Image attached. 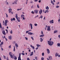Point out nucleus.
Returning a JSON list of instances; mask_svg holds the SVG:
<instances>
[{
	"mask_svg": "<svg viewBox=\"0 0 60 60\" xmlns=\"http://www.w3.org/2000/svg\"><path fill=\"white\" fill-rule=\"evenodd\" d=\"M10 56L11 57V58H14V57L13 56V55H11Z\"/></svg>",
	"mask_w": 60,
	"mask_h": 60,
	"instance_id": "24",
	"label": "nucleus"
},
{
	"mask_svg": "<svg viewBox=\"0 0 60 60\" xmlns=\"http://www.w3.org/2000/svg\"><path fill=\"white\" fill-rule=\"evenodd\" d=\"M25 17V15H21V18H23V17Z\"/></svg>",
	"mask_w": 60,
	"mask_h": 60,
	"instance_id": "17",
	"label": "nucleus"
},
{
	"mask_svg": "<svg viewBox=\"0 0 60 60\" xmlns=\"http://www.w3.org/2000/svg\"><path fill=\"white\" fill-rule=\"evenodd\" d=\"M9 11V12L10 13H11V11H12V9H11L10 8V9H9V10H8Z\"/></svg>",
	"mask_w": 60,
	"mask_h": 60,
	"instance_id": "11",
	"label": "nucleus"
},
{
	"mask_svg": "<svg viewBox=\"0 0 60 60\" xmlns=\"http://www.w3.org/2000/svg\"><path fill=\"white\" fill-rule=\"evenodd\" d=\"M13 47H14L13 51H15V46H13Z\"/></svg>",
	"mask_w": 60,
	"mask_h": 60,
	"instance_id": "32",
	"label": "nucleus"
},
{
	"mask_svg": "<svg viewBox=\"0 0 60 60\" xmlns=\"http://www.w3.org/2000/svg\"><path fill=\"white\" fill-rule=\"evenodd\" d=\"M1 50L2 51L4 50V49H3L2 48H1Z\"/></svg>",
	"mask_w": 60,
	"mask_h": 60,
	"instance_id": "59",
	"label": "nucleus"
},
{
	"mask_svg": "<svg viewBox=\"0 0 60 60\" xmlns=\"http://www.w3.org/2000/svg\"><path fill=\"white\" fill-rule=\"evenodd\" d=\"M11 12L12 14H13V11H11Z\"/></svg>",
	"mask_w": 60,
	"mask_h": 60,
	"instance_id": "57",
	"label": "nucleus"
},
{
	"mask_svg": "<svg viewBox=\"0 0 60 60\" xmlns=\"http://www.w3.org/2000/svg\"><path fill=\"white\" fill-rule=\"evenodd\" d=\"M49 57L50 60H52V56H49Z\"/></svg>",
	"mask_w": 60,
	"mask_h": 60,
	"instance_id": "12",
	"label": "nucleus"
},
{
	"mask_svg": "<svg viewBox=\"0 0 60 60\" xmlns=\"http://www.w3.org/2000/svg\"><path fill=\"white\" fill-rule=\"evenodd\" d=\"M34 1L35 2H37V1H38V0H34Z\"/></svg>",
	"mask_w": 60,
	"mask_h": 60,
	"instance_id": "61",
	"label": "nucleus"
},
{
	"mask_svg": "<svg viewBox=\"0 0 60 60\" xmlns=\"http://www.w3.org/2000/svg\"><path fill=\"white\" fill-rule=\"evenodd\" d=\"M18 0H15V2L14 1V3H15V4H17V3H16V2H17V1Z\"/></svg>",
	"mask_w": 60,
	"mask_h": 60,
	"instance_id": "33",
	"label": "nucleus"
},
{
	"mask_svg": "<svg viewBox=\"0 0 60 60\" xmlns=\"http://www.w3.org/2000/svg\"><path fill=\"white\" fill-rule=\"evenodd\" d=\"M31 12L32 14H34V12L33 11H32Z\"/></svg>",
	"mask_w": 60,
	"mask_h": 60,
	"instance_id": "49",
	"label": "nucleus"
},
{
	"mask_svg": "<svg viewBox=\"0 0 60 60\" xmlns=\"http://www.w3.org/2000/svg\"><path fill=\"white\" fill-rule=\"evenodd\" d=\"M11 21H13V19L11 18Z\"/></svg>",
	"mask_w": 60,
	"mask_h": 60,
	"instance_id": "64",
	"label": "nucleus"
},
{
	"mask_svg": "<svg viewBox=\"0 0 60 60\" xmlns=\"http://www.w3.org/2000/svg\"><path fill=\"white\" fill-rule=\"evenodd\" d=\"M10 34H12V30L10 31Z\"/></svg>",
	"mask_w": 60,
	"mask_h": 60,
	"instance_id": "36",
	"label": "nucleus"
},
{
	"mask_svg": "<svg viewBox=\"0 0 60 60\" xmlns=\"http://www.w3.org/2000/svg\"><path fill=\"white\" fill-rule=\"evenodd\" d=\"M58 53H56V54L55 55V56L56 57V56H58Z\"/></svg>",
	"mask_w": 60,
	"mask_h": 60,
	"instance_id": "30",
	"label": "nucleus"
},
{
	"mask_svg": "<svg viewBox=\"0 0 60 60\" xmlns=\"http://www.w3.org/2000/svg\"><path fill=\"white\" fill-rule=\"evenodd\" d=\"M21 53H19V57H18V60H21Z\"/></svg>",
	"mask_w": 60,
	"mask_h": 60,
	"instance_id": "3",
	"label": "nucleus"
},
{
	"mask_svg": "<svg viewBox=\"0 0 60 60\" xmlns=\"http://www.w3.org/2000/svg\"><path fill=\"white\" fill-rule=\"evenodd\" d=\"M47 53L48 54H49L50 53V51H49V50L48 49H47Z\"/></svg>",
	"mask_w": 60,
	"mask_h": 60,
	"instance_id": "8",
	"label": "nucleus"
},
{
	"mask_svg": "<svg viewBox=\"0 0 60 60\" xmlns=\"http://www.w3.org/2000/svg\"><path fill=\"white\" fill-rule=\"evenodd\" d=\"M31 39H32V40H33V41L34 40V38H33V37H31Z\"/></svg>",
	"mask_w": 60,
	"mask_h": 60,
	"instance_id": "44",
	"label": "nucleus"
},
{
	"mask_svg": "<svg viewBox=\"0 0 60 60\" xmlns=\"http://www.w3.org/2000/svg\"><path fill=\"white\" fill-rule=\"evenodd\" d=\"M47 27H48V26L47 25H46V27L45 28V30H46V28H47Z\"/></svg>",
	"mask_w": 60,
	"mask_h": 60,
	"instance_id": "37",
	"label": "nucleus"
},
{
	"mask_svg": "<svg viewBox=\"0 0 60 60\" xmlns=\"http://www.w3.org/2000/svg\"><path fill=\"white\" fill-rule=\"evenodd\" d=\"M44 58L43 57H42L41 58V60H44Z\"/></svg>",
	"mask_w": 60,
	"mask_h": 60,
	"instance_id": "41",
	"label": "nucleus"
},
{
	"mask_svg": "<svg viewBox=\"0 0 60 60\" xmlns=\"http://www.w3.org/2000/svg\"><path fill=\"white\" fill-rule=\"evenodd\" d=\"M4 56V59H6V56Z\"/></svg>",
	"mask_w": 60,
	"mask_h": 60,
	"instance_id": "34",
	"label": "nucleus"
},
{
	"mask_svg": "<svg viewBox=\"0 0 60 60\" xmlns=\"http://www.w3.org/2000/svg\"><path fill=\"white\" fill-rule=\"evenodd\" d=\"M35 26H37V24L35 23L34 24Z\"/></svg>",
	"mask_w": 60,
	"mask_h": 60,
	"instance_id": "45",
	"label": "nucleus"
},
{
	"mask_svg": "<svg viewBox=\"0 0 60 60\" xmlns=\"http://www.w3.org/2000/svg\"><path fill=\"white\" fill-rule=\"evenodd\" d=\"M56 7V8H59V6H57Z\"/></svg>",
	"mask_w": 60,
	"mask_h": 60,
	"instance_id": "47",
	"label": "nucleus"
},
{
	"mask_svg": "<svg viewBox=\"0 0 60 60\" xmlns=\"http://www.w3.org/2000/svg\"><path fill=\"white\" fill-rule=\"evenodd\" d=\"M15 45L16 47H18V44H17V43H15Z\"/></svg>",
	"mask_w": 60,
	"mask_h": 60,
	"instance_id": "26",
	"label": "nucleus"
},
{
	"mask_svg": "<svg viewBox=\"0 0 60 60\" xmlns=\"http://www.w3.org/2000/svg\"><path fill=\"white\" fill-rule=\"evenodd\" d=\"M28 32H29V31H26V34H27V33H28Z\"/></svg>",
	"mask_w": 60,
	"mask_h": 60,
	"instance_id": "58",
	"label": "nucleus"
},
{
	"mask_svg": "<svg viewBox=\"0 0 60 60\" xmlns=\"http://www.w3.org/2000/svg\"><path fill=\"white\" fill-rule=\"evenodd\" d=\"M6 17L7 18H8V15L6 14Z\"/></svg>",
	"mask_w": 60,
	"mask_h": 60,
	"instance_id": "55",
	"label": "nucleus"
},
{
	"mask_svg": "<svg viewBox=\"0 0 60 60\" xmlns=\"http://www.w3.org/2000/svg\"><path fill=\"white\" fill-rule=\"evenodd\" d=\"M40 37H44V34H42V35H41L40 36Z\"/></svg>",
	"mask_w": 60,
	"mask_h": 60,
	"instance_id": "21",
	"label": "nucleus"
},
{
	"mask_svg": "<svg viewBox=\"0 0 60 60\" xmlns=\"http://www.w3.org/2000/svg\"><path fill=\"white\" fill-rule=\"evenodd\" d=\"M30 25L31 27V29H33V25H32V24L31 23L30 24Z\"/></svg>",
	"mask_w": 60,
	"mask_h": 60,
	"instance_id": "10",
	"label": "nucleus"
},
{
	"mask_svg": "<svg viewBox=\"0 0 60 60\" xmlns=\"http://www.w3.org/2000/svg\"><path fill=\"white\" fill-rule=\"evenodd\" d=\"M48 44L50 46H52L54 42L52 41H48Z\"/></svg>",
	"mask_w": 60,
	"mask_h": 60,
	"instance_id": "2",
	"label": "nucleus"
},
{
	"mask_svg": "<svg viewBox=\"0 0 60 60\" xmlns=\"http://www.w3.org/2000/svg\"><path fill=\"white\" fill-rule=\"evenodd\" d=\"M9 55L10 56H11L12 55V52H9Z\"/></svg>",
	"mask_w": 60,
	"mask_h": 60,
	"instance_id": "27",
	"label": "nucleus"
},
{
	"mask_svg": "<svg viewBox=\"0 0 60 60\" xmlns=\"http://www.w3.org/2000/svg\"><path fill=\"white\" fill-rule=\"evenodd\" d=\"M42 12V10H41V9L39 11V13L41 15Z\"/></svg>",
	"mask_w": 60,
	"mask_h": 60,
	"instance_id": "5",
	"label": "nucleus"
},
{
	"mask_svg": "<svg viewBox=\"0 0 60 60\" xmlns=\"http://www.w3.org/2000/svg\"><path fill=\"white\" fill-rule=\"evenodd\" d=\"M37 57H35V58L36 60H37Z\"/></svg>",
	"mask_w": 60,
	"mask_h": 60,
	"instance_id": "52",
	"label": "nucleus"
},
{
	"mask_svg": "<svg viewBox=\"0 0 60 60\" xmlns=\"http://www.w3.org/2000/svg\"><path fill=\"white\" fill-rule=\"evenodd\" d=\"M4 28L3 27L1 29V30H4Z\"/></svg>",
	"mask_w": 60,
	"mask_h": 60,
	"instance_id": "39",
	"label": "nucleus"
},
{
	"mask_svg": "<svg viewBox=\"0 0 60 60\" xmlns=\"http://www.w3.org/2000/svg\"><path fill=\"white\" fill-rule=\"evenodd\" d=\"M37 7L38 8H39V4H37Z\"/></svg>",
	"mask_w": 60,
	"mask_h": 60,
	"instance_id": "51",
	"label": "nucleus"
},
{
	"mask_svg": "<svg viewBox=\"0 0 60 60\" xmlns=\"http://www.w3.org/2000/svg\"><path fill=\"white\" fill-rule=\"evenodd\" d=\"M8 38L9 40H11V36H9Z\"/></svg>",
	"mask_w": 60,
	"mask_h": 60,
	"instance_id": "16",
	"label": "nucleus"
},
{
	"mask_svg": "<svg viewBox=\"0 0 60 60\" xmlns=\"http://www.w3.org/2000/svg\"><path fill=\"white\" fill-rule=\"evenodd\" d=\"M50 23H54V21L53 20H52V21H50Z\"/></svg>",
	"mask_w": 60,
	"mask_h": 60,
	"instance_id": "14",
	"label": "nucleus"
},
{
	"mask_svg": "<svg viewBox=\"0 0 60 60\" xmlns=\"http://www.w3.org/2000/svg\"><path fill=\"white\" fill-rule=\"evenodd\" d=\"M37 47H39L40 46V45H39L38 44H37Z\"/></svg>",
	"mask_w": 60,
	"mask_h": 60,
	"instance_id": "38",
	"label": "nucleus"
},
{
	"mask_svg": "<svg viewBox=\"0 0 60 60\" xmlns=\"http://www.w3.org/2000/svg\"><path fill=\"white\" fill-rule=\"evenodd\" d=\"M57 32V30H56L54 31V34H55V33H56Z\"/></svg>",
	"mask_w": 60,
	"mask_h": 60,
	"instance_id": "25",
	"label": "nucleus"
},
{
	"mask_svg": "<svg viewBox=\"0 0 60 60\" xmlns=\"http://www.w3.org/2000/svg\"><path fill=\"white\" fill-rule=\"evenodd\" d=\"M42 56H44V52L42 53Z\"/></svg>",
	"mask_w": 60,
	"mask_h": 60,
	"instance_id": "40",
	"label": "nucleus"
},
{
	"mask_svg": "<svg viewBox=\"0 0 60 60\" xmlns=\"http://www.w3.org/2000/svg\"><path fill=\"white\" fill-rule=\"evenodd\" d=\"M28 34H29L30 35H32V34H33V33L30 32H28Z\"/></svg>",
	"mask_w": 60,
	"mask_h": 60,
	"instance_id": "13",
	"label": "nucleus"
},
{
	"mask_svg": "<svg viewBox=\"0 0 60 60\" xmlns=\"http://www.w3.org/2000/svg\"><path fill=\"white\" fill-rule=\"evenodd\" d=\"M22 18H23V20H25V18H24V17H22Z\"/></svg>",
	"mask_w": 60,
	"mask_h": 60,
	"instance_id": "60",
	"label": "nucleus"
},
{
	"mask_svg": "<svg viewBox=\"0 0 60 60\" xmlns=\"http://www.w3.org/2000/svg\"><path fill=\"white\" fill-rule=\"evenodd\" d=\"M15 56V57L14 58V60H17V57H16V56Z\"/></svg>",
	"mask_w": 60,
	"mask_h": 60,
	"instance_id": "20",
	"label": "nucleus"
},
{
	"mask_svg": "<svg viewBox=\"0 0 60 60\" xmlns=\"http://www.w3.org/2000/svg\"><path fill=\"white\" fill-rule=\"evenodd\" d=\"M30 47H31V48H32V49H34V47L33 46H32V45H31Z\"/></svg>",
	"mask_w": 60,
	"mask_h": 60,
	"instance_id": "19",
	"label": "nucleus"
},
{
	"mask_svg": "<svg viewBox=\"0 0 60 60\" xmlns=\"http://www.w3.org/2000/svg\"><path fill=\"white\" fill-rule=\"evenodd\" d=\"M0 28H2V25H1V23H0Z\"/></svg>",
	"mask_w": 60,
	"mask_h": 60,
	"instance_id": "35",
	"label": "nucleus"
},
{
	"mask_svg": "<svg viewBox=\"0 0 60 60\" xmlns=\"http://www.w3.org/2000/svg\"><path fill=\"white\" fill-rule=\"evenodd\" d=\"M41 18L42 19V16L41 15L40 16V17L39 18V19H41Z\"/></svg>",
	"mask_w": 60,
	"mask_h": 60,
	"instance_id": "31",
	"label": "nucleus"
},
{
	"mask_svg": "<svg viewBox=\"0 0 60 60\" xmlns=\"http://www.w3.org/2000/svg\"><path fill=\"white\" fill-rule=\"evenodd\" d=\"M57 45L58 47H60V44L59 43H58L57 44Z\"/></svg>",
	"mask_w": 60,
	"mask_h": 60,
	"instance_id": "28",
	"label": "nucleus"
},
{
	"mask_svg": "<svg viewBox=\"0 0 60 60\" xmlns=\"http://www.w3.org/2000/svg\"><path fill=\"white\" fill-rule=\"evenodd\" d=\"M27 60H30V59H29V58H27Z\"/></svg>",
	"mask_w": 60,
	"mask_h": 60,
	"instance_id": "56",
	"label": "nucleus"
},
{
	"mask_svg": "<svg viewBox=\"0 0 60 60\" xmlns=\"http://www.w3.org/2000/svg\"><path fill=\"white\" fill-rule=\"evenodd\" d=\"M8 21V20H5V22L4 23V21H3V23L4 24H3V25H4L5 26H7V22Z\"/></svg>",
	"mask_w": 60,
	"mask_h": 60,
	"instance_id": "1",
	"label": "nucleus"
},
{
	"mask_svg": "<svg viewBox=\"0 0 60 60\" xmlns=\"http://www.w3.org/2000/svg\"><path fill=\"white\" fill-rule=\"evenodd\" d=\"M8 48H9V49H10V48H11V45H10V46H8Z\"/></svg>",
	"mask_w": 60,
	"mask_h": 60,
	"instance_id": "46",
	"label": "nucleus"
},
{
	"mask_svg": "<svg viewBox=\"0 0 60 60\" xmlns=\"http://www.w3.org/2000/svg\"><path fill=\"white\" fill-rule=\"evenodd\" d=\"M16 15V16H15V18H16V19H18V14H15Z\"/></svg>",
	"mask_w": 60,
	"mask_h": 60,
	"instance_id": "18",
	"label": "nucleus"
},
{
	"mask_svg": "<svg viewBox=\"0 0 60 60\" xmlns=\"http://www.w3.org/2000/svg\"><path fill=\"white\" fill-rule=\"evenodd\" d=\"M58 37L59 38H60V35H58Z\"/></svg>",
	"mask_w": 60,
	"mask_h": 60,
	"instance_id": "62",
	"label": "nucleus"
},
{
	"mask_svg": "<svg viewBox=\"0 0 60 60\" xmlns=\"http://www.w3.org/2000/svg\"><path fill=\"white\" fill-rule=\"evenodd\" d=\"M45 9L47 10H49V7L48 6H47L46 7Z\"/></svg>",
	"mask_w": 60,
	"mask_h": 60,
	"instance_id": "15",
	"label": "nucleus"
},
{
	"mask_svg": "<svg viewBox=\"0 0 60 60\" xmlns=\"http://www.w3.org/2000/svg\"><path fill=\"white\" fill-rule=\"evenodd\" d=\"M3 42H1V44H0V45H3Z\"/></svg>",
	"mask_w": 60,
	"mask_h": 60,
	"instance_id": "42",
	"label": "nucleus"
},
{
	"mask_svg": "<svg viewBox=\"0 0 60 60\" xmlns=\"http://www.w3.org/2000/svg\"><path fill=\"white\" fill-rule=\"evenodd\" d=\"M40 41L41 42H42V41H43V39H42V38H40Z\"/></svg>",
	"mask_w": 60,
	"mask_h": 60,
	"instance_id": "22",
	"label": "nucleus"
},
{
	"mask_svg": "<svg viewBox=\"0 0 60 60\" xmlns=\"http://www.w3.org/2000/svg\"><path fill=\"white\" fill-rule=\"evenodd\" d=\"M2 32L4 35H6V33H5V31H4V30H3L2 31Z\"/></svg>",
	"mask_w": 60,
	"mask_h": 60,
	"instance_id": "6",
	"label": "nucleus"
},
{
	"mask_svg": "<svg viewBox=\"0 0 60 60\" xmlns=\"http://www.w3.org/2000/svg\"><path fill=\"white\" fill-rule=\"evenodd\" d=\"M22 9V8H21L20 9H18L17 10L18 11H19V10H21Z\"/></svg>",
	"mask_w": 60,
	"mask_h": 60,
	"instance_id": "43",
	"label": "nucleus"
},
{
	"mask_svg": "<svg viewBox=\"0 0 60 60\" xmlns=\"http://www.w3.org/2000/svg\"><path fill=\"white\" fill-rule=\"evenodd\" d=\"M20 18L19 17H17V19L18 22H20Z\"/></svg>",
	"mask_w": 60,
	"mask_h": 60,
	"instance_id": "9",
	"label": "nucleus"
},
{
	"mask_svg": "<svg viewBox=\"0 0 60 60\" xmlns=\"http://www.w3.org/2000/svg\"><path fill=\"white\" fill-rule=\"evenodd\" d=\"M12 19L14 21L15 20V19L14 18H13Z\"/></svg>",
	"mask_w": 60,
	"mask_h": 60,
	"instance_id": "53",
	"label": "nucleus"
},
{
	"mask_svg": "<svg viewBox=\"0 0 60 60\" xmlns=\"http://www.w3.org/2000/svg\"><path fill=\"white\" fill-rule=\"evenodd\" d=\"M51 3H52V4L53 5H54V2H53V1L52 0L51 1Z\"/></svg>",
	"mask_w": 60,
	"mask_h": 60,
	"instance_id": "29",
	"label": "nucleus"
},
{
	"mask_svg": "<svg viewBox=\"0 0 60 60\" xmlns=\"http://www.w3.org/2000/svg\"><path fill=\"white\" fill-rule=\"evenodd\" d=\"M34 12L35 14H37L38 13V10H34Z\"/></svg>",
	"mask_w": 60,
	"mask_h": 60,
	"instance_id": "7",
	"label": "nucleus"
},
{
	"mask_svg": "<svg viewBox=\"0 0 60 60\" xmlns=\"http://www.w3.org/2000/svg\"><path fill=\"white\" fill-rule=\"evenodd\" d=\"M33 53H33V52H31V54L30 55V56H32V55H33Z\"/></svg>",
	"mask_w": 60,
	"mask_h": 60,
	"instance_id": "23",
	"label": "nucleus"
},
{
	"mask_svg": "<svg viewBox=\"0 0 60 60\" xmlns=\"http://www.w3.org/2000/svg\"><path fill=\"white\" fill-rule=\"evenodd\" d=\"M6 59L7 60H9V58H8V57H7V58Z\"/></svg>",
	"mask_w": 60,
	"mask_h": 60,
	"instance_id": "63",
	"label": "nucleus"
},
{
	"mask_svg": "<svg viewBox=\"0 0 60 60\" xmlns=\"http://www.w3.org/2000/svg\"><path fill=\"white\" fill-rule=\"evenodd\" d=\"M25 40L26 39V40H28V38H27L25 37Z\"/></svg>",
	"mask_w": 60,
	"mask_h": 60,
	"instance_id": "48",
	"label": "nucleus"
},
{
	"mask_svg": "<svg viewBox=\"0 0 60 60\" xmlns=\"http://www.w3.org/2000/svg\"><path fill=\"white\" fill-rule=\"evenodd\" d=\"M39 17V15H37V16H35V18L37 17Z\"/></svg>",
	"mask_w": 60,
	"mask_h": 60,
	"instance_id": "54",
	"label": "nucleus"
},
{
	"mask_svg": "<svg viewBox=\"0 0 60 60\" xmlns=\"http://www.w3.org/2000/svg\"><path fill=\"white\" fill-rule=\"evenodd\" d=\"M21 54L22 55H25V53H21Z\"/></svg>",
	"mask_w": 60,
	"mask_h": 60,
	"instance_id": "50",
	"label": "nucleus"
},
{
	"mask_svg": "<svg viewBox=\"0 0 60 60\" xmlns=\"http://www.w3.org/2000/svg\"><path fill=\"white\" fill-rule=\"evenodd\" d=\"M50 26H48L47 27V30L48 31H50L51 30V29L50 28Z\"/></svg>",
	"mask_w": 60,
	"mask_h": 60,
	"instance_id": "4",
	"label": "nucleus"
}]
</instances>
